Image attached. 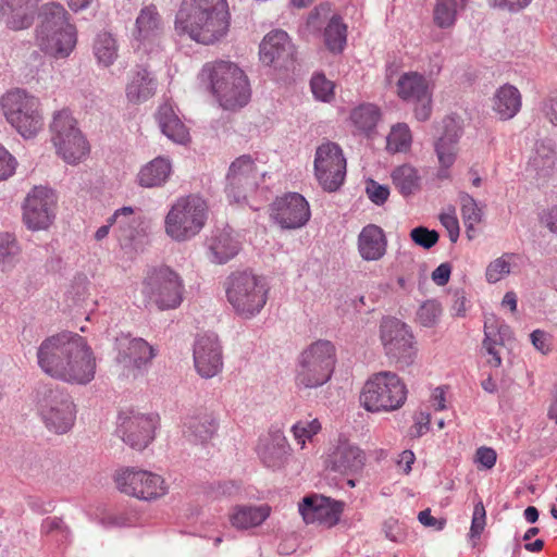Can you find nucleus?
Masks as SVG:
<instances>
[{
  "label": "nucleus",
  "mask_w": 557,
  "mask_h": 557,
  "mask_svg": "<svg viewBox=\"0 0 557 557\" xmlns=\"http://www.w3.org/2000/svg\"><path fill=\"white\" fill-rule=\"evenodd\" d=\"M382 531L385 537L392 542H403L406 537V528L395 518H388L383 522Z\"/></svg>",
  "instance_id": "obj_55"
},
{
  "label": "nucleus",
  "mask_w": 557,
  "mask_h": 557,
  "mask_svg": "<svg viewBox=\"0 0 557 557\" xmlns=\"http://www.w3.org/2000/svg\"><path fill=\"white\" fill-rule=\"evenodd\" d=\"M259 54L263 64L282 70L293 64L295 47L286 32L275 29L262 39Z\"/></svg>",
  "instance_id": "obj_23"
},
{
  "label": "nucleus",
  "mask_w": 557,
  "mask_h": 557,
  "mask_svg": "<svg viewBox=\"0 0 557 557\" xmlns=\"http://www.w3.org/2000/svg\"><path fill=\"white\" fill-rule=\"evenodd\" d=\"M344 509V503L324 496H307L299 504V512L306 523L319 522L332 528L338 523Z\"/></svg>",
  "instance_id": "obj_24"
},
{
  "label": "nucleus",
  "mask_w": 557,
  "mask_h": 557,
  "mask_svg": "<svg viewBox=\"0 0 557 557\" xmlns=\"http://www.w3.org/2000/svg\"><path fill=\"white\" fill-rule=\"evenodd\" d=\"M411 239L424 249H430L438 240V233L434 230H429L423 226L414 227L410 232Z\"/></svg>",
  "instance_id": "obj_54"
},
{
  "label": "nucleus",
  "mask_w": 557,
  "mask_h": 557,
  "mask_svg": "<svg viewBox=\"0 0 557 557\" xmlns=\"http://www.w3.org/2000/svg\"><path fill=\"white\" fill-rule=\"evenodd\" d=\"M156 88V78L146 69H140L127 85L126 97L132 102L146 101L154 94Z\"/></svg>",
  "instance_id": "obj_40"
},
{
  "label": "nucleus",
  "mask_w": 557,
  "mask_h": 557,
  "mask_svg": "<svg viewBox=\"0 0 557 557\" xmlns=\"http://www.w3.org/2000/svg\"><path fill=\"white\" fill-rule=\"evenodd\" d=\"M314 173L323 189L334 191L341 187L346 175V159L337 144L326 141L317 148Z\"/></svg>",
  "instance_id": "obj_17"
},
{
  "label": "nucleus",
  "mask_w": 557,
  "mask_h": 557,
  "mask_svg": "<svg viewBox=\"0 0 557 557\" xmlns=\"http://www.w3.org/2000/svg\"><path fill=\"white\" fill-rule=\"evenodd\" d=\"M398 97L414 106V116L419 121H426L432 113V85L431 82L418 72H407L400 75L397 82Z\"/></svg>",
  "instance_id": "obj_18"
},
{
  "label": "nucleus",
  "mask_w": 557,
  "mask_h": 557,
  "mask_svg": "<svg viewBox=\"0 0 557 557\" xmlns=\"http://www.w3.org/2000/svg\"><path fill=\"white\" fill-rule=\"evenodd\" d=\"M310 85L315 99L329 102L334 97V84L323 74H315L311 78Z\"/></svg>",
  "instance_id": "obj_51"
},
{
  "label": "nucleus",
  "mask_w": 557,
  "mask_h": 557,
  "mask_svg": "<svg viewBox=\"0 0 557 557\" xmlns=\"http://www.w3.org/2000/svg\"><path fill=\"white\" fill-rule=\"evenodd\" d=\"M380 338L386 356L400 367L413 363L417 342L407 324L396 318H385L380 325Z\"/></svg>",
  "instance_id": "obj_15"
},
{
  "label": "nucleus",
  "mask_w": 557,
  "mask_h": 557,
  "mask_svg": "<svg viewBox=\"0 0 557 557\" xmlns=\"http://www.w3.org/2000/svg\"><path fill=\"white\" fill-rule=\"evenodd\" d=\"M194 363L197 373L211 379L223 368L222 346L214 333L199 335L194 344Z\"/></svg>",
  "instance_id": "obj_22"
},
{
  "label": "nucleus",
  "mask_w": 557,
  "mask_h": 557,
  "mask_svg": "<svg viewBox=\"0 0 557 557\" xmlns=\"http://www.w3.org/2000/svg\"><path fill=\"white\" fill-rule=\"evenodd\" d=\"M497 455L493 448L480 447L475 454V461L485 469H492L496 463Z\"/></svg>",
  "instance_id": "obj_62"
},
{
  "label": "nucleus",
  "mask_w": 557,
  "mask_h": 557,
  "mask_svg": "<svg viewBox=\"0 0 557 557\" xmlns=\"http://www.w3.org/2000/svg\"><path fill=\"white\" fill-rule=\"evenodd\" d=\"M183 280L168 265L149 269L140 287L145 306L156 307L161 311L180 307L183 301Z\"/></svg>",
  "instance_id": "obj_9"
},
{
  "label": "nucleus",
  "mask_w": 557,
  "mask_h": 557,
  "mask_svg": "<svg viewBox=\"0 0 557 557\" xmlns=\"http://www.w3.org/2000/svg\"><path fill=\"white\" fill-rule=\"evenodd\" d=\"M1 111L7 122L23 137H35L44 126L39 98L16 88L5 92L0 99Z\"/></svg>",
  "instance_id": "obj_7"
},
{
  "label": "nucleus",
  "mask_w": 557,
  "mask_h": 557,
  "mask_svg": "<svg viewBox=\"0 0 557 557\" xmlns=\"http://www.w3.org/2000/svg\"><path fill=\"white\" fill-rule=\"evenodd\" d=\"M218 430V421L212 412L198 411L184 421V435L193 442L203 444L210 441Z\"/></svg>",
  "instance_id": "obj_31"
},
{
  "label": "nucleus",
  "mask_w": 557,
  "mask_h": 557,
  "mask_svg": "<svg viewBox=\"0 0 557 557\" xmlns=\"http://www.w3.org/2000/svg\"><path fill=\"white\" fill-rule=\"evenodd\" d=\"M407 399V388L400 377L393 372H380L364 384L360 403L367 411H393Z\"/></svg>",
  "instance_id": "obj_11"
},
{
  "label": "nucleus",
  "mask_w": 557,
  "mask_h": 557,
  "mask_svg": "<svg viewBox=\"0 0 557 557\" xmlns=\"http://www.w3.org/2000/svg\"><path fill=\"white\" fill-rule=\"evenodd\" d=\"M271 219L283 230L304 227L311 218L307 199L298 193H286L271 205Z\"/></svg>",
  "instance_id": "obj_20"
},
{
  "label": "nucleus",
  "mask_w": 557,
  "mask_h": 557,
  "mask_svg": "<svg viewBox=\"0 0 557 557\" xmlns=\"http://www.w3.org/2000/svg\"><path fill=\"white\" fill-rule=\"evenodd\" d=\"M366 462L364 453L348 441H339L326 456V467L334 472L354 474L359 472Z\"/></svg>",
  "instance_id": "obj_26"
},
{
  "label": "nucleus",
  "mask_w": 557,
  "mask_h": 557,
  "mask_svg": "<svg viewBox=\"0 0 557 557\" xmlns=\"http://www.w3.org/2000/svg\"><path fill=\"white\" fill-rule=\"evenodd\" d=\"M15 169V158L4 147L0 146V182L11 177Z\"/></svg>",
  "instance_id": "obj_58"
},
{
  "label": "nucleus",
  "mask_w": 557,
  "mask_h": 557,
  "mask_svg": "<svg viewBox=\"0 0 557 557\" xmlns=\"http://www.w3.org/2000/svg\"><path fill=\"white\" fill-rule=\"evenodd\" d=\"M40 0H2L5 5L7 25L14 30L28 28L34 21Z\"/></svg>",
  "instance_id": "obj_35"
},
{
  "label": "nucleus",
  "mask_w": 557,
  "mask_h": 557,
  "mask_svg": "<svg viewBox=\"0 0 557 557\" xmlns=\"http://www.w3.org/2000/svg\"><path fill=\"white\" fill-rule=\"evenodd\" d=\"M269 285L263 276L251 271H235L225 281V295L236 314L251 319L267 304Z\"/></svg>",
  "instance_id": "obj_5"
},
{
  "label": "nucleus",
  "mask_w": 557,
  "mask_h": 557,
  "mask_svg": "<svg viewBox=\"0 0 557 557\" xmlns=\"http://www.w3.org/2000/svg\"><path fill=\"white\" fill-rule=\"evenodd\" d=\"M134 38L137 49L151 52L159 47L163 34L161 16L154 5L143 8L136 18Z\"/></svg>",
  "instance_id": "obj_25"
},
{
  "label": "nucleus",
  "mask_w": 557,
  "mask_h": 557,
  "mask_svg": "<svg viewBox=\"0 0 557 557\" xmlns=\"http://www.w3.org/2000/svg\"><path fill=\"white\" fill-rule=\"evenodd\" d=\"M451 273V265L447 262L441 263L431 274L432 281L444 286L448 283Z\"/></svg>",
  "instance_id": "obj_63"
},
{
  "label": "nucleus",
  "mask_w": 557,
  "mask_h": 557,
  "mask_svg": "<svg viewBox=\"0 0 557 557\" xmlns=\"http://www.w3.org/2000/svg\"><path fill=\"white\" fill-rule=\"evenodd\" d=\"M336 363L332 342L318 339L304 349L297 361L295 383L300 388H317L330 381Z\"/></svg>",
  "instance_id": "obj_8"
},
{
  "label": "nucleus",
  "mask_w": 557,
  "mask_h": 557,
  "mask_svg": "<svg viewBox=\"0 0 557 557\" xmlns=\"http://www.w3.org/2000/svg\"><path fill=\"white\" fill-rule=\"evenodd\" d=\"M172 174V164L169 159L157 157L145 164L137 174V182L141 187L153 188L164 185Z\"/></svg>",
  "instance_id": "obj_37"
},
{
  "label": "nucleus",
  "mask_w": 557,
  "mask_h": 557,
  "mask_svg": "<svg viewBox=\"0 0 557 557\" xmlns=\"http://www.w3.org/2000/svg\"><path fill=\"white\" fill-rule=\"evenodd\" d=\"M366 193L373 203L381 206L387 200L389 196V188L386 185H381L377 182L370 180L367 183Z\"/></svg>",
  "instance_id": "obj_57"
},
{
  "label": "nucleus",
  "mask_w": 557,
  "mask_h": 557,
  "mask_svg": "<svg viewBox=\"0 0 557 557\" xmlns=\"http://www.w3.org/2000/svg\"><path fill=\"white\" fill-rule=\"evenodd\" d=\"M110 223L113 224L114 232L119 239L125 244L132 243L144 231L143 215L137 213L135 209L129 206L115 210L110 216Z\"/></svg>",
  "instance_id": "obj_29"
},
{
  "label": "nucleus",
  "mask_w": 557,
  "mask_h": 557,
  "mask_svg": "<svg viewBox=\"0 0 557 557\" xmlns=\"http://www.w3.org/2000/svg\"><path fill=\"white\" fill-rule=\"evenodd\" d=\"M461 201V214L465 224L468 230L473 228L475 224L481 222L482 211L475 200L468 195L463 196Z\"/></svg>",
  "instance_id": "obj_52"
},
{
  "label": "nucleus",
  "mask_w": 557,
  "mask_h": 557,
  "mask_svg": "<svg viewBox=\"0 0 557 557\" xmlns=\"http://www.w3.org/2000/svg\"><path fill=\"white\" fill-rule=\"evenodd\" d=\"M50 133L57 156L66 164L77 165L87 160L89 143L69 110L62 109L53 114Z\"/></svg>",
  "instance_id": "obj_10"
},
{
  "label": "nucleus",
  "mask_w": 557,
  "mask_h": 557,
  "mask_svg": "<svg viewBox=\"0 0 557 557\" xmlns=\"http://www.w3.org/2000/svg\"><path fill=\"white\" fill-rule=\"evenodd\" d=\"M230 27L226 0H183L176 12L174 28L178 35L201 45L224 38Z\"/></svg>",
  "instance_id": "obj_2"
},
{
  "label": "nucleus",
  "mask_w": 557,
  "mask_h": 557,
  "mask_svg": "<svg viewBox=\"0 0 557 557\" xmlns=\"http://www.w3.org/2000/svg\"><path fill=\"white\" fill-rule=\"evenodd\" d=\"M488 2L494 8L517 13L525 9L532 0H488Z\"/></svg>",
  "instance_id": "obj_61"
},
{
  "label": "nucleus",
  "mask_w": 557,
  "mask_h": 557,
  "mask_svg": "<svg viewBox=\"0 0 557 557\" xmlns=\"http://www.w3.org/2000/svg\"><path fill=\"white\" fill-rule=\"evenodd\" d=\"M442 225L446 228L451 243H456L459 238L460 227L454 208H448L440 215Z\"/></svg>",
  "instance_id": "obj_56"
},
{
  "label": "nucleus",
  "mask_w": 557,
  "mask_h": 557,
  "mask_svg": "<svg viewBox=\"0 0 557 557\" xmlns=\"http://www.w3.org/2000/svg\"><path fill=\"white\" fill-rule=\"evenodd\" d=\"M517 255L505 252L500 257L492 260L485 269V278L490 284H496L511 272L513 261Z\"/></svg>",
  "instance_id": "obj_47"
},
{
  "label": "nucleus",
  "mask_w": 557,
  "mask_h": 557,
  "mask_svg": "<svg viewBox=\"0 0 557 557\" xmlns=\"http://www.w3.org/2000/svg\"><path fill=\"white\" fill-rule=\"evenodd\" d=\"M392 183L398 193L409 197L421 188V176L416 168L410 164H403L395 168L391 173Z\"/></svg>",
  "instance_id": "obj_39"
},
{
  "label": "nucleus",
  "mask_w": 557,
  "mask_h": 557,
  "mask_svg": "<svg viewBox=\"0 0 557 557\" xmlns=\"http://www.w3.org/2000/svg\"><path fill=\"white\" fill-rule=\"evenodd\" d=\"M37 362L49 376L77 385L91 382L97 367L87 341L72 332H61L44 339L37 349Z\"/></svg>",
  "instance_id": "obj_1"
},
{
  "label": "nucleus",
  "mask_w": 557,
  "mask_h": 557,
  "mask_svg": "<svg viewBox=\"0 0 557 557\" xmlns=\"http://www.w3.org/2000/svg\"><path fill=\"white\" fill-rule=\"evenodd\" d=\"M485 527V509L481 503L476 504L473 510V517L470 528V536L479 537Z\"/></svg>",
  "instance_id": "obj_59"
},
{
  "label": "nucleus",
  "mask_w": 557,
  "mask_h": 557,
  "mask_svg": "<svg viewBox=\"0 0 557 557\" xmlns=\"http://www.w3.org/2000/svg\"><path fill=\"white\" fill-rule=\"evenodd\" d=\"M157 424L156 414L132 413L120 417L117 431L124 443L134 449L141 450L153 440Z\"/></svg>",
  "instance_id": "obj_21"
},
{
  "label": "nucleus",
  "mask_w": 557,
  "mask_h": 557,
  "mask_svg": "<svg viewBox=\"0 0 557 557\" xmlns=\"http://www.w3.org/2000/svg\"><path fill=\"white\" fill-rule=\"evenodd\" d=\"M442 314V307L437 300L424 301L417 311V321L424 327H433L437 324Z\"/></svg>",
  "instance_id": "obj_50"
},
{
  "label": "nucleus",
  "mask_w": 557,
  "mask_h": 557,
  "mask_svg": "<svg viewBox=\"0 0 557 557\" xmlns=\"http://www.w3.org/2000/svg\"><path fill=\"white\" fill-rule=\"evenodd\" d=\"M347 40V26L341 16L333 15L324 29V41L333 52H342Z\"/></svg>",
  "instance_id": "obj_45"
},
{
  "label": "nucleus",
  "mask_w": 557,
  "mask_h": 557,
  "mask_svg": "<svg viewBox=\"0 0 557 557\" xmlns=\"http://www.w3.org/2000/svg\"><path fill=\"white\" fill-rule=\"evenodd\" d=\"M386 140L388 151L393 153L407 151L412 141L409 126L406 123H397L392 127Z\"/></svg>",
  "instance_id": "obj_48"
},
{
  "label": "nucleus",
  "mask_w": 557,
  "mask_h": 557,
  "mask_svg": "<svg viewBox=\"0 0 557 557\" xmlns=\"http://www.w3.org/2000/svg\"><path fill=\"white\" fill-rule=\"evenodd\" d=\"M290 447L287 438L281 430L270 431L259 440L257 454L262 463L271 469H278L284 466Z\"/></svg>",
  "instance_id": "obj_27"
},
{
  "label": "nucleus",
  "mask_w": 557,
  "mask_h": 557,
  "mask_svg": "<svg viewBox=\"0 0 557 557\" xmlns=\"http://www.w3.org/2000/svg\"><path fill=\"white\" fill-rule=\"evenodd\" d=\"M208 211L207 201L202 197H180L171 205L164 218V233L174 242H188L205 227Z\"/></svg>",
  "instance_id": "obj_6"
},
{
  "label": "nucleus",
  "mask_w": 557,
  "mask_h": 557,
  "mask_svg": "<svg viewBox=\"0 0 557 557\" xmlns=\"http://www.w3.org/2000/svg\"><path fill=\"white\" fill-rule=\"evenodd\" d=\"M210 259L218 264L226 263L239 251V243L228 230H215L207 240Z\"/></svg>",
  "instance_id": "obj_33"
},
{
  "label": "nucleus",
  "mask_w": 557,
  "mask_h": 557,
  "mask_svg": "<svg viewBox=\"0 0 557 557\" xmlns=\"http://www.w3.org/2000/svg\"><path fill=\"white\" fill-rule=\"evenodd\" d=\"M57 197L44 186H35L23 203V221L29 230H46L55 216Z\"/></svg>",
  "instance_id": "obj_19"
},
{
  "label": "nucleus",
  "mask_w": 557,
  "mask_h": 557,
  "mask_svg": "<svg viewBox=\"0 0 557 557\" xmlns=\"http://www.w3.org/2000/svg\"><path fill=\"white\" fill-rule=\"evenodd\" d=\"M264 172L258 168L250 154L236 158L226 173L225 194L231 203L243 205L258 189Z\"/></svg>",
  "instance_id": "obj_13"
},
{
  "label": "nucleus",
  "mask_w": 557,
  "mask_h": 557,
  "mask_svg": "<svg viewBox=\"0 0 557 557\" xmlns=\"http://www.w3.org/2000/svg\"><path fill=\"white\" fill-rule=\"evenodd\" d=\"M200 86L210 92L225 110L242 108L250 99V86L245 72L234 62H207L198 74Z\"/></svg>",
  "instance_id": "obj_3"
},
{
  "label": "nucleus",
  "mask_w": 557,
  "mask_h": 557,
  "mask_svg": "<svg viewBox=\"0 0 557 557\" xmlns=\"http://www.w3.org/2000/svg\"><path fill=\"white\" fill-rule=\"evenodd\" d=\"M114 481L120 492L140 500H157L169 491L165 480L160 474L137 468L119 470Z\"/></svg>",
  "instance_id": "obj_16"
},
{
  "label": "nucleus",
  "mask_w": 557,
  "mask_h": 557,
  "mask_svg": "<svg viewBox=\"0 0 557 557\" xmlns=\"http://www.w3.org/2000/svg\"><path fill=\"white\" fill-rule=\"evenodd\" d=\"M387 239L384 231L375 225H366L358 235V251L366 261H377L384 257Z\"/></svg>",
  "instance_id": "obj_30"
},
{
  "label": "nucleus",
  "mask_w": 557,
  "mask_h": 557,
  "mask_svg": "<svg viewBox=\"0 0 557 557\" xmlns=\"http://www.w3.org/2000/svg\"><path fill=\"white\" fill-rule=\"evenodd\" d=\"M350 120L360 133L369 135L381 120V112L375 104L364 103L351 111Z\"/></svg>",
  "instance_id": "obj_42"
},
{
  "label": "nucleus",
  "mask_w": 557,
  "mask_h": 557,
  "mask_svg": "<svg viewBox=\"0 0 557 557\" xmlns=\"http://www.w3.org/2000/svg\"><path fill=\"white\" fill-rule=\"evenodd\" d=\"M21 246L14 235L10 233L0 234V271L11 272L21 261Z\"/></svg>",
  "instance_id": "obj_43"
},
{
  "label": "nucleus",
  "mask_w": 557,
  "mask_h": 557,
  "mask_svg": "<svg viewBox=\"0 0 557 557\" xmlns=\"http://www.w3.org/2000/svg\"><path fill=\"white\" fill-rule=\"evenodd\" d=\"M162 133L176 144H186L189 140V132L181 121L171 103L160 106L157 114Z\"/></svg>",
  "instance_id": "obj_36"
},
{
  "label": "nucleus",
  "mask_w": 557,
  "mask_h": 557,
  "mask_svg": "<svg viewBox=\"0 0 557 557\" xmlns=\"http://www.w3.org/2000/svg\"><path fill=\"white\" fill-rule=\"evenodd\" d=\"M320 430L321 423L318 419L300 420L292 426L294 438L301 448L305 447L307 442H311Z\"/></svg>",
  "instance_id": "obj_49"
},
{
  "label": "nucleus",
  "mask_w": 557,
  "mask_h": 557,
  "mask_svg": "<svg viewBox=\"0 0 557 557\" xmlns=\"http://www.w3.org/2000/svg\"><path fill=\"white\" fill-rule=\"evenodd\" d=\"M270 516V507L236 506L230 513L231 524L238 530H247L260 525Z\"/></svg>",
  "instance_id": "obj_38"
},
{
  "label": "nucleus",
  "mask_w": 557,
  "mask_h": 557,
  "mask_svg": "<svg viewBox=\"0 0 557 557\" xmlns=\"http://www.w3.org/2000/svg\"><path fill=\"white\" fill-rule=\"evenodd\" d=\"M38 47L54 58H67L76 45V28L69 22V14L60 3L42 5L36 28Z\"/></svg>",
  "instance_id": "obj_4"
},
{
  "label": "nucleus",
  "mask_w": 557,
  "mask_h": 557,
  "mask_svg": "<svg viewBox=\"0 0 557 557\" xmlns=\"http://www.w3.org/2000/svg\"><path fill=\"white\" fill-rule=\"evenodd\" d=\"M557 159V145L552 139H544L536 145L535 152L529 166L540 175H547L555 166Z\"/></svg>",
  "instance_id": "obj_41"
},
{
  "label": "nucleus",
  "mask_w": 557,
  "mask_h": 557,
  "mask_svg": "<svg viewBox=\"0 0 557 557\" xmlns=\"http://www.w3.org/2000/svg\"><path fill=\"white\" fill-rule=\"evenodd\" d=\"M532 345L542 354H548L552 349L550 335L542 330H535L530 335Z\"/></svg>",
  "instance_id": "obj_60"
},
{
  "label": "nucleus",
  "mask_w": 557,
  "mask_h": 557,
  "mask_svg": "<svg viewBox=\"0 0 557 557\" xmlns=\"http://www.w3.org/2000/svg\"><path fill=\"white\" fill-rule=\"evenodd\" d=\"M94 53L102 66L112 65L117 58V44L114 37L107 32L98 34L94 44Z\"/></svg>",
  "instance_id": "obj_44"
},
{
  "label": "nucleus",
  "mask_w": 557,
  "mask_h": 557,
  "mask_svg": "<svg viewBox=\"0 0 557 557\" xmlns=\"http://www.w3.org/2000/svg\"><path fill=\"white\" fill-rule=\"evenodd\" d=\"M461 8L457 0H436L433 8L434 24L442 29L451 28Z\"/></svg>",
  "instance_id": "obj_46"
},
{
  "label": "nucleus",
  "mask_w": 557,
  "mask_h": 557,
  "mask_svg": "<svg viewBox=\"0 0 557 557\" xmlns=\"http://www.w3.org/2000/svg\"><path fill=\"white\" fill-rule=\"evenodd\" d=\"M38 411L46 428L64 434L74 425L76 408L72 397L60 388H47L38 392Z\"/></svg>",
  "instance_id": "obj_12"
},
{
  "label": "nucleus",
  "mask_w": 557,
  "mask_h": 557,
  "mask_svg": "<svg viewBox=\"0 0 557 557\" xmlns=\"http://www.w3.org/2000/svg\"><path fill=\"white\" fill-rule=\"evenodd\" d=\"M542 111L552 124L557 125V95H550L544 100Z\"/></svg>",
  "instance_id": "obj_64"
},
{
  "label": "nucleus",
  "mask_w": 557,
  "mask_h": 557,
  "mask_svg": "<svg viewBox=\"0 0 557 557\" xmlns=\"http://www.w3.org/2000/svg\"><path fill=\"white\" fill-rule=\"evenodd\" d=\"M115 368L120 376L137 379L157 355V350L145 339L121 334L115 339Z\"/></svg>",
  "instance_id": "obj_14"
},
{
  "label": "nucleus",
  "mask_w": 557,
  "mask_h": 557,
  "mask_svg": "<svg viewBox=\"0 0 557 557\" xmlns=\"http://www.w3.org/2000/svg\"><path fill=\"white\" fill-rule=\"evenodd\" d=\"M41 532L48 535H54L58 542H66L70 537V531L60 518L48 517L41 523Z\"/></svg>",
  "instance_id": "obj_53"
},
{
  "label": "nucleus",
  "mask_w": 557,
  "mask_h": 557,
  "mask_svg": "<svg viewBox=\"0 0 557 557\" xmlns=\"http://www.w3.org/2000/svg\"><path fill=\"white\" fill-rule=\"evenodd\" d=\"M444 135L435 143V152L441 166L438 176L447 177V170L454 164L458 152V141L462 135L460 125L454 119L444 121Z\"/></svg>",
  "instance_id": "obj_28"
},
{
  "label": "nucleus",
  "mask_w": 557,
  "mask_h": 557,
  "mask_svg": "<svg viewBox=\"0 0 557 557\" xmlns=\"http://www.w3.org/2000/svg\"><path fill=\"white\" fill-rule=\"evenodd\" d=\"M483 348L491 357L487 362L492 367H499L502 364V358L496 346L504 345L505 341L510 337V329L505 323H500L497 319L491 317L485 320Z\"/></svg>",
  "instance_id": "obj_34"
},
{
  "label": "nucleus",
  "mask_w": 557,
  "mask_h": 557,
  "mask_svg": "<svg viewBox=\"0 0 557 557\" xmlns=\"http://www.w3.org/2000/svg\"><path fill=\"white\" fill-rule=\"evenodd\" d=\"M522 106L519 89L510 84H505L496 89L492 98V110L500 121L515 117Z\"/></svg>",
  "instance_id": "obj_32"
}]
</instances>
